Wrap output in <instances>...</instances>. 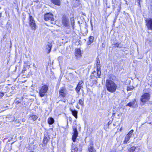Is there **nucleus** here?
<instances>
[{
  "mask_svg": "<svg viewBox=\"0 0 152 152\" xmlns=\"http://www.w3.org/2000/svg\"><path fill=\"white\" fill-rule=\"evenodd\" d=\"M1 16V13H0V18Z\"/></svg>",
  "mask_w": 152,
  "mask_h": 152,
  "instance_id": "38",
  "label": "nucleus"
},
{
  "mask_svg": "<svg viewBox=\"0 0 152 152\" xmlns=\"http://www.w3.org/2000/svg\"><path fill=\"white\" fill-rule=\"evenodd\" d=\"M62 23L65 26H67L69 25V23L68 18L65 16H63L62 18Z\"/></svg>",
  "mask_w": 152,
  "mask_h": 152,
  "instance_id": "10",
  "label": "nucleus"
},
{
  "mask_svg": "<svg viewBox=\"0 0 152 152\" xmlns=\"http://www.w3.org/2000/svg\"><path fill=\"white\" fill-rule=\"evenodd\" d=\"M96 75V72L95 71H94L92 73V74L91 75L90 78L91 79L94 78V77H96L95 75Z\"/></svg>",
  "mask_w": 152,
  "mask_h": 152,
  "instance_id": "24",
  "label": "nucleus"
},
{
  "mask_svg": "<svg viewBox=\"0 0 152 152\" xmlns=\"http://www.w3.org/2000/svg\"><path fill=\"white\" fill-rule=\"evenodd\" d=\"M51 23H53V22H51Z\"/></svg>",
  "mask_w": 152,
  "mask_h": 152,
  "instance_id": "40",
  "label": "nucleus"
},
{
  "mask_svg": "<svg viewBox=\"0 0 152 152\" xmlns=\"http://www.w3.org/2000/svg\"><path fill=\"white\" fill-rule=\"evenodd\" d=\"M111 124V122H110V121H109V122H108V125H110V124Z\"/></svg>",
  "mask_w": 152,
  "mask_h": 152,
  "instance_id": "34",
  "label": "nucleus"
},
{
  "mask_svg": "<svg viewBox=\"0 0 152 152\" xmlns=\"http://www.w3.org/2000/svg\"><path fill=\"white\" fill-rule=\"evenodd\" d=\"M52 3L57 6H59L61 5L60 0H50Z\"/></svg>",
  "mask_w": 152,
  "mask_h": 152,
  "instance_id": "16",
  "label": "nucleus"
},
{
  "mask_svg": "<svg viewBox=\"0 0 152 152\" xmlns=\"http://www.w3.org/2000/svg\"><path fill=\"white\" fill-rule=\"evenodd\" d=\"M52 45L51 43H49L47 45L46 50L47 51L48 53H50L52 48Z\"/></svg>",
  "mask_w": 152,
  "mask_h": 152,
  "instance_id": "15",
  "label": "nucleus"
},
{
  "mask_svg": "<svg viewBox=\"0 0 152 152\" xmlns=\"http://www.w3.org/2000/svg\"><path fill=\"white\" fill-rule=\"evenodd\" d=\"M146 26L148 29L152 31V18H149L145 20Z\"/></svg>",
  "mask_w": 152,
  "mask_h": 152,
  "instance_id": "7",
  "label": "nucleus"
},
{
  "mask_svg": "<svg viewBox=\"0 0 152 152\" xmlns=\"http://www.w3.org/2000/svg\"><path fill=\"white\" fill-rule=\"evenodd\" d=\"M133 130H131L126 135L125 137V140L124 141V143H127L128 141L130 139V137L132 136L133 134Z\"/></svg>",
  "mask_w": 152,
  "mask_h": 152,
  "instance_id": "9",
  "label": "nucleus"
},
{
  "mask_svg": "<svg viewBox=\"0 0 152 152\" xmlns=\"http://www.w3.org/2000/svg\"><path fill=\"white\" fill-rule=\"evenodd\" d=\"M79 146L80 147V145H81V144H79ZM82 150V148L80 147V151H81Z\"/></svg>",
  "mask_w": 152,
  "mask_h": 152,
  "instance_id": "32",
  "label": "nucleus"
},
{
  "mask_svg": "<svg viewBox=\"0 0 152 152\" xmlns=\"http://www.w3.org/2000/svg\"><path fill=\"white\" fill-rule=\"evenodd\" d=\"M113 9H115V6L113 5Z\"/></svg>",
  "mask_w": 152,
  "mask_h": 152,
  "instance_id": "36",
  "label": "nucleus"
},
{
  "mask_svg": "<svg viewBox=\"0 0 152 152\" xmlns=\"http://www.w3.org/2000/svg\"><path fill=\"white\" fill-rule=\"evenodd\" d=\"M70 111L72 113V114L76 118H77V112L75 110H73L72 109H70Z\"/></svg>",
  "mask_w": 152,
  "mask_h": 152,
  "instance_id": "19",
  "label": "nucleus"
},
{
  "mask_svg": "<svg viewBox=\"0 0 152 152\" xmlns=\"http://www.w3.org/2000/svg\"><path fill=\"white\" fill-rule=\"evenodd\" d=\"M75 55L76 58L78 59L81 56V50L79 49H77L75 50Z\"/></svg>",
  "mask_w": 152,
  "mask_h": 152,
  "instance_id": "11",
  "label": "nucleus"
},
{
  "mask_svg": "<svg viewBox=\"0 0 152 152\" xmlns=\"http://www.w3.org/2000/svg\"><path fill=\"white\" fill-rule=\"evenodd\" d=\"M50 137L48 135H46L45 136H45L43 140V144H42L43 147H45L48 141L49 140Z\"/></svg>",
  "mask_w": 152,
  "mask_h": 152,
  "instance_id": "12",
  "label": "nucleus"
},
{
  "mask_svg": "<svg viewBox=\"0 0 152 152\" xmlns=\"http://www.w3.org/2000/svg\"><path fill=\"white\" fill-rule=\"evenodd\" d=\"M67 94V91L65 87L61 88L59 90V96L62 97H65Z\"/></svg>",
  "mask_w": 152,
  "mask_h": 152,
  "instance_id": "5",
  "label": "nucleus"
},
{
  "mask_svg": "<svg viewBox=\"0 0 152 152\" xmlns=\"http://www.w3.org/2000/svg\"><path fill=\"white\" fill-rule=\"evenodd\" d=\"M26 70V68H25L24 67H23V69L22 71V73H24L25 71Z\"/></svg>",
  "mask_w": 152,
  "mask_h": 152,
  "instance_id": "30",
  "label": "nucleus"
},
{
  "mask_svg": "<svg viewBox=\"0 0 152 152\" xmlns=\"http://www.w3.org/2000/svg\"><path fill=\"white\" fill-rule=\"evenodd\" d=\"M116 19L115 18V19L113 21L114 23L116 21Z\"/></svg>",
  "mask_w": 152,
  "mask_h": 152,
  "instance_id": "37",
  "label": "nucleus"
},
{
  "mask_svg": "<svg viewBox=\"0 0 152 152\" xmlns=\"http://www.w3.org/2000/svg\"><path fill=\"white\" fill-rule=\"evenodd\" d=\"M150 98V94L148 93H145L141 96L140 100L144 104L148 102Z\"/></svg>",
  "mask_w": 152,
  "mask_h": 152,
  "instance_id": "2",
  "label": "nucleus"
},
{
  "mask_svg": "<svg viewBox=\"0 0 152 152\" xmlns=\"http://www.w3.org/2000/svg\"><path fill=\"white\" fill-rule=\"evenodd\" d=\"M105 86L107 90L111 93L115 92L118 88L117 84L110 80H107L105 83Z\"/></svg>",
  "mask_w": 152,
  "mask_h": 152,
  "instance_id": "1",
  "label": "nucleus"
},
{
  "mask_svg": "<svg viewBox=\"0 0 152 152\" xmlns=\"http://www.w3.org/2000/svg\"><path fill=\"white\" fill-rule=\"evenodd\" d=\"M31 152H33V151H31Z\"/></svg>",
  "mask_w": 152,
  "mask_h": 152,
  "instance_id": "42",
  "label": "nucleus"
},
{
  "mask_svg": "<svg viewBox=\"0 0 152 152\" xmlns=\"http://www.w3.org/2000/svg\"><path fill=\"white\" fill-rule=\"evenodd\" d=\"M137 0L138 1V3L139 4H140V1L141 0Z\"/></svg>",
  "mask_w": 152,
  "mask_h": 152,
  "instance_id": "33",
  "label": "nucleus"
},
{
  "mask_svg": "<svg viewBox=\"0 0 152 152\" xmlns=\"http://www.w3.org/2000/svg\"><path fill=\"white\" fill-rule=\"evenodd\" d=\"M133 104V103L132 102H129L128 103L127 105L129 106H131Z\"/></svg>",
  "mask_w": 152,
  "mask_h": 152,
  "instance_id": "29",
  "label": "nucleus"
},
{
  "mask_svg": "<svg viewBox=\"0 0 152 152\" xmlns=\"http://www.w3.org/2000/svg\"><path fill=\"white\" fill-rule=\"evenodd\" d=\"M94 38L93 36H91L89 37V41L90 43L93 42V41Z\"/></svg>",
  "mask_w": 152,
  "mask_h": 152,
  "instance_id": "26",
  "label": "nucleus"
},
{
  "mask_svg": "<svg viewBox=\"0 0 152 152\" xmlns=\"http://www.w3.org/2000/svg\"><path fill=\"white\" fill-rule=\"evenodd\" d=\"M44 19L47 21L49 20L52 21L53 20V15L50 13H47L45 15Z\"/></svg>",
  "mask_w": 152,
  "mask_h": 152,
  "instance_id": "8",
  "label": "nucleus"
},
{
  "mask_svg": "<svg viewBox=\"0 0 152 152\" xmlns=\"http://www.w3.org/2000/svg\"><path fill=\"white\" fill-rule=\"evenodd\" d=\"M133 148H134V150L135 149V147L134 146Z\"/></svg>",
  "mask_w": 152,
  "mask_h": 152,
  "instance_id": "39",
  "label": "nucleus"
},
{
  "mask_svg": "<svg viewBox=\"0 0 152 152\" xmlns=\"http://www.w3.org/2000/svg\"><path fill=\"white\" fill-rule=\"evenodd\" d=\"M96 67L97 69H100V60L99 58H97V63L96 64Z\"/></svg>",
  "mask_w": 152,
  "mask_h": 152,
  "instance_id": "20",
  "label": "nucleus"
},
{
  "mask_svg": "<svg viewBox=\"0 0 152 152\" xmlns=\"http://www.w3.org/2000/svg\"><path fill=\"white\" fill-rule=\"evenodd\" d=\"M114 45L115 47L117 48H121L123 46V45L121 44V43L118 42L115 43L114 44Z\"/></svg>",
  "mask_w": 152,
  "mask_h": 152,
  "instance_id": "22",
  "label": "nucleus"
},
{
  "mask_svg": "<svg viewBox=\"0 0 152 152\" xmlns=\"http://www.w3.org/2000/svg\"><path fill=\"white\" fill-rule=\"evenodd\" d=\"M89 152H96V150L92 146H90L88 148Z\"/></svg>",
  "mask_w": 152,
  "mask_h": 152,
  "instance_id": "23",
  "label": "nucleus"
},
{
  "mask_svg": "<svg viewBox=\"0 0 152 152\" xmlns=\"http://www.w3.org/2000/svg\"><path fill=\"white\" fill-rule=\"evenodd\" d=\"M29 23L30 26L32 30H35L36 29L37 26L34 18L30 15L29 17Z\"/></svg>",
  "mask_w": 152,
  "mask_h": 152,
  "instance_id": "3",
  "label": "nucleus"
},
{
  "mask_svg": "<svg viewBox=\"0 0 152 152\" xmlns=\"http://www.w3.org/2000/svg\"><path fill=\"white\" fill-rule=\"evenodd\" d=\"M78 149V148L77 145L74 144L72 143L71 148V152H77Z\"/></svg>",
  "mask_w": 152,
  "mask_h": 152,
  "instance_id": "14",
  "label": "nucleus"
},
{
  "mask_svg": "<svg viewBox=\"0 0 152 152\" xmlns=\"http://www.w3.org/2000/svg\"><path fill=\"white\" fill-rule=\"evenodd\" d=\"M48 121L49 124L52 125L54 123V120L53 118L50 117L48 118Z\"/></svg>",
  "mask_w": 152,
  "mask_h": 152,
  "instance_id": "18",
  "label": "nucleus"
},
{
  "mask_svg": "<svg viewBox=\"0 0 152 152\" xmlns=\"http://www.w3.org/2000/svg\"><path fill=\"white\" fill-rule=\"evenodd\" d=\"M84 99L83 98L80 99L78 102L79 104L82 107H83L84 106Z\"/></svg>",
  "mask_w": 152,
  "mask_h": 152,
  "instance_id": "21",
  "label": "nucleus"
},
{
  "mask_svg": "<svg viewBox=\"0 0 152 152\" xmlns=\"http://www.w3.org/2000/svg\"><path fill=\"white\" fill-rule=\"evenodd\" d=\"M48 89V87L47 86L44 85L42 86L39 91V95L41 97L44 96L45 94L47 92Z\"/></svg>",
  "mask_w": 152,
  "mask_h": 152,
  "instance_id": "4",
  "label": "nucleus"
},
{
  "mask_svg": "<svg viewBox=\"0 0 152 152\" xmlns=\"http://www.w3.org/2000/svg\"><path fill=\"white\" fill-rule=\"evenodd\" d=\"M73 134L72 137V140L74 142H75L76 138L78 136V131L77 127L75 126H73Z\"/></svg>",
  "mask_w": 152,
  "mask_h": 152,
  "instance_id": "6",
  "label": "nucleus"
},
{
  "mask_svg": "<svg viewBox=\"0 0 152 152\" xmlns=\"http://www.w3.org/2000/svg\"><path fill=\"white\" fill-rule=\"evenodd\" d=\"M33 66H34V67H35V68L36 69V68H37V67H36V66H35L34 64H33Z\"/></svg>",
  "mask_w": 152,
  "mask_h": 152,
  "instance_id": "35",
  "label": "nucleus"
},
{
  "mask_svg": "<svg viewBox=\"0 0 152 152\" xmlns=\"http://www.w3.org/2000/svg\"><path fill=\"white\" fill-rule=\"evenodd\" d=\"M131 88H130V87H127V91H128L131 90Z\"/></svg>",
  "mask_w": 152,
  "mask_h": 152,
  "instance_id": "31",
  "label": "nucleus"
},
{
  "mask_svg": "<svg viewBox=\"0 0 152 152\" xmlns=\"http://www.w3.org/2000/svg\"><path fill=\"white\" fill-rule=\"evenodd\" d=\"M97 72H96V74L97 76L100 77L101 75V71L100 69H96Z\"/></svg>",
  "mask_w": 152,
  "mask_h": 152,
  "instance_id": "25",
  "label": "nucleus"
},
{
  "mask_svg": "<svg viewBox=\"0 0 152 152\" xmlns=\"http://www.w3.org/2000/svg\"><path fill=\"white\" fill-rule=\"evenodd\" d=\"M92 84L91 85V86H92L94 84H96L97 82V80H91Z\"/></svg>",
  "mask_w": 152,
  "mask_h": 152,
  "instance_id": "27",
  "label": "nucleus"
},
{
  "mask_svg": "<svg viewBox=\"0 0 152 152\" xmlns=\"http://www.w3.org/2000/svg\"><path fill=\"white\" fill-rule=\"evenodd\" d=\"M30 119L34 121H35L38 118V116H37L32 114H30Z\"/></svg>",
  "mask_w": 152,
  "mask_h": 152,
  "instance_id": "17",
  "label": "nucleus"
},
{
  "mask_svg": "<svg viewBox=\"0 0 152 152\" xmlns=\"http://www.w3.org/2000/svg\"><path fill=\"white\" fill-rule=\"evenodd\" d=\"M131 149L132 150V148H131Z\"/></svg>",
  "mask_w": 152,
  "mask_h": 152,
  "instance_id": "41",
  "label": "nucleus"
},
{
  "mask_svg": "<svg viewBox=\"0 0 152 152\" xmlns=\"http://www.w3.org/2000/svg\"><path fill=\"white\" fill-rule=\"evenodd\" d=\"M4 95V93L3 92H0V97H2Z\"/></svg>",
  "mask_w": 152,
  "mask_h": 152,
  "instance_id": "28",
  "label": "nucleus"
},
{
  "mask_svg": "<svg viewBox=\"0 0 152 152\" xmlns=\"http://www.w3.org/2000/svg\"><path fill=\"white\" fill-rule=\"evenodd\" d=\"M83 83L82 80H80L79 82L77 87L76 88L75 90L77 93H78L80 90V89L82 87V84Z\"/></svg>",
  "mask_w": 152,
  "mask_h": 152,
  "instance_id": "13",
  "label": "nucleus"
}]
</instances>
